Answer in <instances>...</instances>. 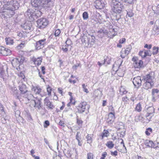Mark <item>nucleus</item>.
I'll use <instances>...</instances> for the list:
<instances>
[{
    "mask_svg": "<svg viewBox=\"0 0 159 159\" xmlns=\"http://www.w3.org/2000/svg\"><path fill=\"white\" fill-rule=\"evenodd\" d=\"M111 155L112 156H116L117 155V151H115L114 152L111 151Z\"/></svg>",
    "mask_w": 159,
    "mask_h": 159,
    "instance_id": "58",
    "label": "nucleus"
},
{
    "mask_svg": "<svg viewBox=\"0 0 159 159\" xmlns=\"http://www.w3.org/2000/svg\"><path fill=\"white\" fill-rule=\"evenodd\" d=\"M107 155V153L106 152H104L102 155V157L100 159H105V157H106Z\"/></svg>",
    "mask_w": 159,
    "mask_h": 159,
    "instance_id": "56",
    "label": "nucleus"
},
{
    "mask_svg": "<svg viewBox=\"0 0 159 159\" xmlns=\"http://www.w3.org/2000/svg\"><path fill=\"white\" fill-rule=\"evenodd\" d=\"M82 16L84 20H87L89 18L88 14L87 12L85 11L83 13Z\"/></svg>",
    "mask_w": 159,
    "mask_h": 159,
    "instance_id": "39",
    "label": "nucleus"
},
{
    "mask_svg": "<svg viewBox=\"0 0 159 159\" xmlns=\"http://www.w3.org/2000/svg\"><path fill=\"white\" fill-rule=\"evenodd\" d=\"M11 64L14 67H19L20 65L17 58H14L12 60Z\"/></svg>",
    "mask_w": 159,
    "mask_h": 159,
    "instance_id": "19",
    "label": "nucleus"
},
{
    "mask_svg": "<svg viewBox=\"0 0 159 159\" xmlns=\"http://www.w3.org/2000/svg\"><path fill=\"white\" fill-rule=\"evenodd\" d=\"M17 58L18 59H19V61L20 62V64H22L25 60L24 57H23L21 56V57H19Z\"/></svg>",
    "mask_w": 159,
    "mask_h": 159,
    "instance_id": "42",
    "label": "nucleus"
},
{
    "mask_svg": "<svg viewBox=\"0 0 159 159\" xmlns=\"http://www.w3.org/2000/svg\"><path fill=\"white\" fill-rule=\"evenodd\" d=\"M82 86L83 89V91L86 93H88L89 92L88 89L86 88L87 85H85L84 84H83L82 85Z\"/></svg>",
    "mask_w": 159,
    "mask_h": 159,
    "instance_id": "44",
    "label": "nucleus"
},
{
    "mask_svg": "<svg viewBox=\"0 0 159 159\" xmlns=\"http://www.w3.org/2000/svg\"><path fill=\"white\" fill-rule=\"evenodd\" d=\"M41 70L42 72V73L43 74H44L45 73V67L44 66H41Z\"/></svg>",
    "mask_w": 159,
    "mask_h": 159,
    "instance_id": "61",
    "label": "nucleus"
},
{
    "mask_svg": "<svg viewBox=\"0 0 159 159\" xmlns=\"http://www.w3.org/2000/svg\"><path fill=\"white\" fill-rule=\"evenodd\" d=\"M131 49V46L130 45H129L128 47L126 48V49L124 51L126 55H127L129 54V51Z\"/></svg>",
    "mask_w": 159,
    "mask_h": 159,
    "instance_id": "35",
    "label": "nucleus"
},
{
    "mask_svg": "<svg viewBox=\"0 0 159 159\" xmlns=\"http://www.w3.org/2000/svg\"><path fill=\"white\" fill-rule=\"evenodd\" d=\"M132 60L134 61L133 65L135 68H139L142 67L143 63L142 61L138 60L136 57H133Z\"/></svg>",
    "mask_w": 159,
    "mask_h": 159,
    "instance_id": "6",
    "label": "nucleus"
},
{
    "mask_svg": "<svg viewBox=\"0 0 159 159\" xmlns=\"http://www.w3.org/2000/svg\"><path fill=\"white\" fill-rule=\"evenodd\" d=\"M42 59L41 58H38L37 59H34V62L35 64H37L38 66H39L41 64L42 61Z\"/></svg>",
    "mask_w": 159,
    "mask_h": 159,
    "instance_id": "31",
    "label": "nucleus"
},
{
    "mask_svg": "<svg viewBox=\"0 0 159 159\" xmlns=\"http://www.w3.org/2000/svg\"><path fill=\"white\" fill-rule=\"evenodd\" d=\"M34 11L31 9H28L26 11L25 13V16L26 17L30 18L34 16Z\"/></svg>",
    "mask_w": 159,
    "mask_h": 159,
    "instance_id": "18",
    "label": "nucleus"
},
{
    "mask_svg": "<svg viewBox=\"0 0 159 159\" xmlns=\"http://www.w3.org/2000/svg\"><path fill=\"white\" fill-rule=\"evenodd\" d=\"M19 7V3L17 1L12 0L7 2L6 8L10 9L11 8L13 10H16Z\"/></svg>",
    "mask_w": 159,
    "mask_h": 159,
    "instance_id": "3",
    "label": "nucleus"
},
{
    "mask_svg": "<svg viewBox=\"0 0 159 159\" xmlns=\"http://www.w3.org/2000/svg\"><path fill=\"white\" fill-rule=\"evenodd\" d=\"M52 89L50 87H48L47 88V91L48 93V95L50 96L51 95Z\"/></svg>",
    "mask_w": 159,
    "mask_h": 159,
    "instance_id": "51",
    "label": "nucleus"
},
{
    "mask_svg": "<svg viewBox=\"0 0 159 159\" xmlns=\"http://www.w3.org/2000/svg\"><path fill=\"white\" fill-rule=\"evenodd\" d=\"M46 43V39H44L37 41L35 44V47L37 50H39L44 47V45Z\"/></svg>",
    "mask_w": 159,
    "mask_h": 159,
    "instance_id": "7",
    "label": "nucleus"
},
{
    "mask_svg": "<svg viewBox=\"0 0 159 159\" xmlns=\"http://www.w3.org/2000/svg\"><path fill=\"white\" fill-rule=\"evenodd\" d=\"M98 33L100 34L103 33L104 34L107 35L108 34V31L107 30L103 29H101L99 30L98 31Z\"/></svg>",
    "mask_w": 159,
    "mask_h": 159,
    "instance_id": "34",
    "label": "nucleus"
},
{
    "mask_svg": "<svg viewBox=\"0 0 159 159\" xmlns=\"http://www.w3.org/2000/svg\"><path fill=\"white\" fill-rule=\"evenodd\" d=\"M143 80L146 82L148 81L152 82V76L150 75V74H148L144 77V78L142 79V80L143 81Z\"/></svg>",
    "mask_w": 159,
    "mask_h": 159,
    "instance_id": "23",
    "label": "nucleus"
},
{
    "mask_svg": "<svg viewBox=\"0 0 159 159\" xmlns=\"http://www.w3.org/2000/svg\"><path fill=\"white\" fill-rule=\"evenodd\" d=\"M159 21L158 20H157L156 21V22L155 23L154 28L152 29V33L154 35L159 34V26L156 24Z\"/></svg>",
    "mask_w": 159,
    "mask_h": 159,
    "instance_id": "16",
    "label": "nucleus"
},
{
    "mask_svg": "<svg viewBox=\"0 0 159 159\" xmlns=\"http://www.w3.org/2000/svg\"><path fill=\"white\" fill-rule=\"evenodd\" d=\"M111 1L110 2V5L111 7L116 6H119L121 5L120 2H119L117 0H111Z\"/></svg>",
    "mask_w": 159,
    "mask_h": 159,
    "instance_id": "21",
    "label": "nucleus"
},
{
    "mask_svg": "<svg viewBox=\"0 0 159 159\" xmlns=\"http://www.w3.org/2000/svg\"><path fill=\"white\" fill-rule=\"evenodd\" d=\"M144 52L143 56L144 57H146L147 56H151L152 54V53L150 50H144Z\"/></svg>",
    "mask_w": 159,
    "mask_h": 159,
    "instance_id": "29",
    "label": "nucleus"
},
{
    "mask_svg": "<svg viewBox=\"0 0 159 159\" xmlns=\"http://www.w3.org/2000/svg\"><path fill=\"white\" fill-rule=\"evenodd\" d=\"M124 2L129 4L134 3L135 0H122Z\"/></svg>",
    "mask_w": 159,
    "mask_h": 159,
    "instance_id": "40",
    "label": "nucleus"
},
{
    "mask_svg": "<svg viewBox=\"0 0 159 159\" xmlns=\"http://www.w3.org/2000/svg\"><path fill=\"white\" fill-rule=\"evenodd\" d=\"M142 109V107H141V105L140 103H139L137 104V106L135 108V110L136 111H137L138 112H140L141 111Z\"/></svg>",
    "mask_w": 159,
    "mask_h": 159,
    "instance_id": "36",
    "label": "nucleus"
},
{
    "mask_svg": "<svg viewBox=\"0 0 159 159\" xmlns=\"http://www.w3.org/2000/svg\"><path fill=\"white\" fill-rule=\"evenodd\" d=\"M49 125V122L48 120H45L44 122L43 125L44 127L45 128H47L48 126Z\"/></svg>",
    "mask_w": 159,
    "mask_h": 159,
    "instance_id": "45",
    "label": "nucleus"
},
{
    "mask_svg": "<svg viewBox=\"0 0 159 159\" xmlns=\"http://www.w3.org/2000/svg\"><path fill=\"white\" fill-rule=\"evenodd\" d=\"M6 9L7 10V12L8 13V15L11 16H12L15 13L14 11L15 10H13L11 8L10 9L8 8H6Z\"/></svg>",
    "mask_w": 159,
    "mask_h": 159,
    "instance_id": "30",
    "label": "nucleus"
},
{
    "mask_svg": "<svg viewBox=\"0 0 159 159\" xmlns=\"http://www.w3.org/2000/svg\"><path fill=\"white\" fill-rule=\"evenodd\" d=\"M0 53L3 56L10 55L11 54V51L9 49L2 47L0 49Z\"/></svg>",
    "mask_w": 159,
    "mask_h": 159,
    "instance_id": "12",
    "label": "nucleus"
},
{
    "mask_svg": "<svg viewBox=\"0 0 159 159\" xmlns=\"http://www.w3.org/2000/svg\"><path fill=\"white\" fill-rule=\"evenodd\" d=\"M115 118L114 113L110 112L108 114V117L107 122L109 124H111L114 122Z\"/></svg>",
    "mask_w": 159,
    "mask_h": 159,
    "instance_id": "13",
    "label": "nucleus"
},
{
    "mask_svg": "<svg viewBox=\"0 0 159 159\" xmlns=\"http://www.w3.org/2000/svg\"><path fill=\"white\" fill-rule=\"evenodd\" d=\"M158 48L156 47H154L153 48V52L152 54L153 55H155L158 52Z\"/></svg>",
    "mask_w": 159,
    "mask_h": 159,
    "instance_id": "38",
    "label": "nucleus"
},
{
    "mask_svg": "<svg viewBox=\"0 0 159 159\" xmlns=\"http://www.w3.org/2000/svg\"><path fill=\"white\" fill-rule=\"evenodd\" d=\"M19 88L21 93L25 94L24 97L27 98L29 100L33 98V95L28 91L25 85L21 83L19 85Z\"/></svg>",
    "mask_w": 159,
    "mask_h": 159,
    "instance_id": "2",
    "label": "nucleus"
},
{
    "mask_svg": "<svg viewBox=\"0 0 159 159\" xmlns=\"http://www.w3.org/2000/svg\"><path fill=\"white\" fill-rule=\"evenodd\" d=\"M143 54H144L143 51H141L139 52V55L140 56H141L142 58H144L145 57H143L144 56Z\"/></svg>",
    "mask_w": 159,
    "mask_h": 159,
    "instance_id": "59",
    "label": "nucleus"
},
{
    "mask_svg": "<svg viewBox=\"0 0 159 159\" xmlns=\"http://www.w3.org/2000/svg\"><path fill=\"white\" fill-rule=\"evenodd\" d=\"M62 49L64 52H67L68 51V48L66 47V45H65L62 48Z\"/></svg>",
    "mask_w": 159,
    "mask_h": 159,
    "instance_id": "57",
    "label": "nucleus"
},
{
    "mask_svg": "<svg viewBox=\"0 0 159 159\" xmlns=\"http://www.w3.org/2000/svg\"><path fill=\"white\" fill-rule=\"evenodd\" d=\"M95 7L97 9H101L104 6L102 0H96L95 2Z\"/></svg>",
    "mask_w": 159,
    "mask_h": 159,
    "instance_id": "11",
    "label": "nucleus"
},
{
    "mask_svg": "<svg viewBox=\"0 0 159 159\" xmlns=\"http://www.w3.org/2000/svg\"><path fill=\"white\" fill-rule=\"evenodd\" d=\"M37 26L40 29L45 28L48 24V20L45 18H41L37 21Z\"/></svg>",
    "mask_w": 159,
    "mask_h": 159,
    "instance_id": "4",
    "label": "nucleus"
},
{
    "mask_svg": "<svg viewBox=\"0 0 159 159\" xmlns=\"http://www.w3.org/2000/svg\"><path fill=\"white\" fill-rule=\"evenodd\" d=\"M93 154L91 153H89L88 154V159H93Z\"/></svg>",
    "mask_w": 159,
    "mask_h": 159,
    "instance_id": "48",
    "label": "nucleus"
},
{
    "mask_svg": "<svg viewBox=\"0 0 159 159\" xmlns=\"http://www.w3.org/2000/svg\"><path fill=\"white\" fill-rule=\"evenodd\" d=\"M95 41V37L93 36H91V41L90 43L93 44L94 43Z\"/></svg>",
    "mask_w": 159,
    "mask_h": 159,
    "instance_id": "49",
    "label": "nucleus"
},
{
    "mask_svg": "<svg viewBox=\"0 0 159 159\" xmlns=\"http://www.w3.org/2000/svg\"><path fill=\"white\" fill-rule=\"evenodd\" d=\"M152 47V45L150 44V45H148L147 44H146L144 46V48H146L148 50H150V49Z\"/></svg>",
    "mask_w": 159,
    "mask_h": 159,
    "instance_id": "52",
    "label": "nucleus"
},
{
    "mask_svg": "<svg viewBox=\"0 0 159 159\" xmlns=\"http://www.w3.org/2000/svg\"><path fill=\"white\" fill-rule=\"evenodd\" d=\"M109 132L105 129H104L103 131V132L101 134V136L102 138V139H103L104 137H107L108 136V133Z\"/></svg>",
    "mask_w": 159,
    "mask_h": 159,
    "instance_id": "37",
    "label": "nucleus"
},
{
    "mask_svg": "<svg viewBox=\"0 0 159 159\" xmlns=\"http://www.w3.org/2000/svg\"><path fill=\"white\" fill-rule=\"evenodd\" d=\"M24 43H21L17 46V48L18 49H21L24 47Z\"/></svg>",
    "mask_w": 159,
    "mask_h": 159,
    "instance_id": "54",
    "label": "nucleus"
},
{
    "mask_svg": "<svg viewBox=\"0 0 159 159\" xmlns=\"http://www.w3.org/2000/svg\"><path fill=\"white\" fill-rule=\"evenodd\" d=\"M41 89L37 86H33L32 88V91H34L36 94H39L41 92Z\"/></svg>",
    "mask_w": 159,
    "mask_h": 159,
    "instance_id": "24",
    "label": "nucleus"
},
{
    "mask_svg": "<svg viewBox=\"0 0 159 159\" xmlns=\"http://www.w3.org/2000/svg\"><path fill=\"white\" fill-rule=\"evenodd\" d=\"M5 41L7 45H11L13 43V40L10 38H6L5 39Z\"/></svg>",
    "mask_w": 159,
    "mask_h": 159,
    "instance_id": "28",
    "label": "nucleus"
},
{
    "mask_svg": "<svg viewBox=\"0 0 159 159\" xmlns=\"http://www.w3.org/2000/svg\"><path fill=\"white\" fill-rule=\"evenodd\" d=\"M13 90H14V91L13 92V94H16L17 97V98H19V97L17 95V94L18 93V90H17L16 89V88H11L12 91H13Z\"/></svg>",
    "mask_w": 159,
    "mask_h": 159,
    "instance_id": "47",
    "label": "nucleus"
},
{
    "mask_svg": "<svg viewBox=\"0 0 159 159\" xmlns=\"http://www.w3.org/2000/svg\"><path fill=\"white\" fill-rule=\"evenodd\" d=\"M77 123L80 126L82 125V121L80 119L77 118Z\"/></svg>",
    "mask_w": 159,
    "mask_h": 159,
    "instance_id": "55",
    "label": "nucleus"
},
{
    "mask_svg": "<svg viewBox=\"0 0 159 159\" xmlns=\"http://www.w3.org/2000/svg\"><path fill=\"white\" fill-rule=\"evenodd\" d=\"M44 101L45 103L46 104L49 108L51 109H53L54 107L53 106L52 104V103L50 101L49 99H47V98H46L44 99Z\"/></svg>",
    "mask_w": 159,
    "mask_h": 159,
    "instance_id": "22",
    "label": "nucleus"
},
{
    "mask_svg": "<svg viewBox=\"0 0 159 159\" xmlns=\"http://www.w3.org/2000/svg\"><path fill=\"white\" fill-rule=\"evenodd\" d=\"M144 143L147 147L155 148L157 147L151 140H147Z\"/></svg>",
    "mask_w": 159,
    "mask_h": 159,
    "instance_id": "15",
    "label": "nucleus"
},
{
    "mask_svg": "<svg viewBox=\"0 0 159 159\" xmlns=\"http://www.w3.org/2000/svg\"><path fill=\"white\" fill-rule=\"evenodd\" d=\"M34 102L35 104L34 107H38V109H39L41 107L40 100L38 99L36 101H34Z\"/></svg>",
    "mask_w": 159,
    "mask_h": 159,
    "instance_id": "25",
    "label": "nucleus"
},
{
    "mask_svg": "<svg viewBox=\"0 0 159 159\" xmlns=\"http://www.w3.org/2000/svg\"><path fill=\"white\" fill-rule=\"evenodd\" d=\"M123 7V5L121 4L119 6H116L111 7V10L115 13L119 14L121 12Z\"/></svg>",
    "mask_w": 159,
    "mask_h": 159,
    "instance_id": "14",
    "label": "nucleus"
},
{
    "mask_svg": "<svg viewBox=\"0 0 159 159\" xmlns=\"http://www.w3.org/2000/svg\"><path fill=\"white\" fill-rule=\"evenodd\" d=\"M22 27L26 31V32H29V31L33 30V28L32 27V23L30 21H27L21 25Z\"/></svg>",
    "mask_w": 159,
    "mask_h": 159,
    "instance_id": "9",
    "label": "nucleus"
},
{
    "mask_svg": "<svg viewBox=\"0 0 159 159\" xmlns=\"http://www.w3.org/2000/svg\"><path fill=\"white\" fill-rule=\"evenodd\" d=\"M147 112L151 115L155 112L154 108L152 107H148L147 108Z\"/></svg>",
    "mask_w": 159,
    "mask_h": 159,
    "instance_id": "27",
    "label": "nucleus"
},
{
    "mask_svg": "<svg viewBox=\"0 0 159 159\" xmlns=\"http://www.w3.org/2000/svg\"><path fill=\"white\" fill-rule=\"evenodd\" d=\"M61 33V31L60 29H58L56 30L54 35L56 37L58 36Z\"/></svg>",
    "mask_w": 159,
    "mask_h": 159,
    "instance_id": "46",
    "label": "nucleus"
},
{
    "mask_svg": "<svg viewBox=\"0 0 159 159\" xmlns=\"http://www.w3.org/2000/svg\"><path fill=\"white\" fill-rule=\"evenodd\" d=\"M133 83L135 87L138 88L141 85L142 80L140 76L134 77L133 80Z\"/></svg>",
    "mask_w": 159,
    "mask_h": 159,
    "instance_id": "8",
    "label": "nucleus"
},
{
    "mask_svg": "<svg viewBox=\"0 0 159 159\" xmlns=\"http://www.w3.org/2000/svg\"><path fill=\"white\" fill-rule=\"evenodd\" d=\"M32 5L35 7H38L39 9L41 7H50L53 6V3L51 0H31Z\"/></svg>",
    "mask_w": 159,
    "mask_h": 159,
    "instance_id": "1",
    "label": "nucleus"
},
{
    "mask_svg": "<svg viewBox=\"0 0 159 159\" xmlns=\"http://www.w3.org/2000/svg\"><path fill=\"white\" fill-rule=\"evenodd\" d=\"M42 14V12L39 10H35V11H34V16H35L37 17H40Z\"/></svg>",
    "mask_w": 159,
    "mask_h": 159,
    "instance_id": "26",
    "label": "nucleus"
},
{
    "mask_svg": "<svg viewBox=\"0 0 159 159\" xmlns=\"http://www.w3.org/2000/svg\"><path fill=\"white\" fill-rule=\"evenodd\" d=\"M59 125L60 126H62L63 127H64V122L60 120L59 122Z\"/></svg>",
    "mask_w": 159,
    "mask_h": 159,
    "instance_id": "64",
    "label": "nucleus"
},
{
    "mask_svg": "<svg viewBox=\"0 0 159 159\" xmlns=\"http://www.w3.org/2000/svg\"><path fill=\"white\" fill-rule=\"evenodd\" d=\"M76 139L78 141L80 139V132H77L76 135Z\"/></svg>",
    "mask_w": 159,
    "mask_h": 159,
    "instance_id": "50",
    "label": "nucleus"
},
{
    "mask_svg": "<svg viewBox=\"0 0 159 159\" xmlns=\"http://www.w3.org/2000/svg\"><path fill=\"white\" fill-rule=\"evenodd\" d=\"M106 145L109 148L111 149L114 146V144L111 141H108L106 144Z\"/></svg>",
    "mask_w": 159,
    "mask_h": 159,
    "instance_id": "33",
    "label": "nucleus"
},
{
    "mask_svg": "<svg viewBox=\"0 0 159 159\" xmlns=\"http://www.w3.org/2000/svg\"><path fill=\"white\" fill-rule=\"evenodd\" d=\"M8 75L7 72L2 70L0 72V77L3 78L4 81H6L8 79Z\"/></svg>",
    "mask_w": 159,
    "mask_h": 159,
    "instance_id": "17",
    "label": "nucleus"
},
{
    "mask_svg": "<svg viewBox=\"0 0 159 159\" xmlns=\"http://www.w3.org/2000/svg\"><path fill=\"white\" fill-rule=\"evenodd\" d=\"M152 9L153 11H154V13H156L157 14H159V4L156 7H153Z\"/></svg>",
    "mask_w": 159,
    "mask_h": 159,
    "instance_id": "32",
    "label": "nucleus"
},
{
    "mask_svg": "<svg viewBox=\"0 0 159 159\" xmlns=\"http://www.w3.org/2000/svg\"><path fill=\"white\" fill-rule=\"evenodd\" d=\"M127 98V97H124L122 98V101L124 102L125 103L127 102L128 100Z\"/></svg>",
    "mask_w": 159,
    "mask_h": 159,
    "instance_id": "60",
    "label": "nucleus"
},
{
    "mask_svg": "<svg viewBox=\"0 0 159 159\" xmlns=\"http://www.w3.org/2000/svg\"><path fill=\"white\" fill-rule=\"evenodd\" d=\"M125 41V38H122L121 39H120L119 41V43H123Z\"/></svg>",
    "mask_w": 159,
    "mask_h": 159,
    "instance_id": "63",
    "label": "nucleus"
},
{
    "mask_svg": "<svg viewBox=\"0 0 159 159\" xmlns=\"http://www.w3.org/2000/svg\"><path fill=\"white\" fill-rule=\"evenodd\" d=\"M152 94V99L155 101L157 99L159 98V90L157 89H153Z\"/></svg>",
    "mask_w": 159,
    "mask_h": 159,
    "instance_id": "10",
    "label": "nucleus"
},
{
    "mask_svg": "<svg viewBox=\"0 0 159 159\" xmlns=\"http://www.w3.org/2000/svg\"><path fill=\"white\" fill-rule=\"evenodd\" d=\"M153 85V82H145L143 84V88L146 89H151Z\"/></svg>",
    "mask_w": 159,
    "mask_h": 159,
    "instance_id": "20",
    "label": "nucleus"
},
{
    "mask_svg": "<svg viewBox=\"0 0 159 159\" xmlns=\"http://www.w3.org/2000/svg\"><path fill=\"white\" fill-rule=\"evenodd\" d=\"M127 15L130 17L133 16V13L131 11H129L127 12Z\"/></svg>",
    "mask_w": 159,
    "mask_h": 159,
    "instance_id": "62",
    "label": "nucleus"
},
{
    "mask_svg": "<svg viewBox=\"0 0 159 159\" xmlns=\"http://www.w3.org/2000/svg\"><path fill=\"white\" fill-rule=\"evenodd\" d=\"M86 108L89 109V105H87L86 102H83L81 103L79 105L77 109L79 113H82L85 111Z\"/></svg>",
    "mask_w": 159,
    "mask_h": 159,
    "instance_id": "5",
    "label": "nucleus"
},
{
    "mask_svg": "<svg viewBox=\"0 0 159 159\" xmlns=\"http://www.w3.org/2000/svg\"><path fill=\"white\" fill-rule=\"evenodd\" d=\"M152 132V129L150 128H148L147 129L146 131H145V134L147 135H149L150 133V132Z\"/></svg>",
    "mask_w": 159,
    "mask_h": 159,
    "instance_id": "43",
    "label": "nucleus"
},
{
    "mask_svg": "<svg viewBox=\"0 0 159 159\" xmlns=\"http://www.w3.org/2000/svg\"><path fill=\"white\" fill-rule=\"evenodd\" d=\"M71 43L72 42L71 40L68 39H67L66 41V44L67 45H70L71 44Z\"/></svg>",
    "mask_w": 159,
    "mask_h": 159,
    "instance_id": "53",
    "label": "nucleus"
},
{
    "mask_svg": "<svg viewBox=\"0 0 159 159\" xmlns=\"http://www.w3.org/2000/svg\"><path fill=\"white\" fill-rule=\"evenodd\" d=\"M86 138L87 139V143H92V138L90 136H89V134L88 135L86 136Z\"/></svg>",
    "mask_w": 159,
    "mask_h": 159,
    "instance_id": "41",
    "label": "nucleus"
}]
</instances>
